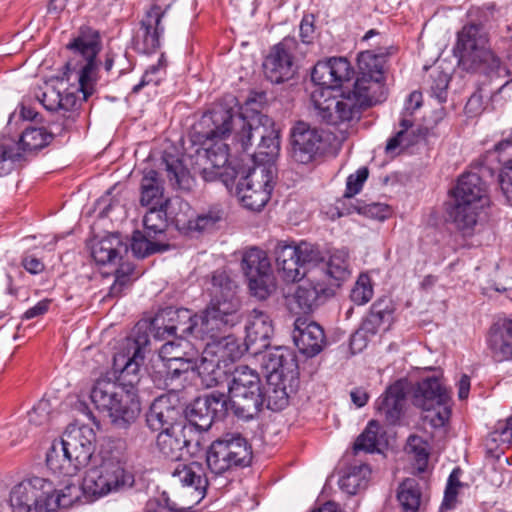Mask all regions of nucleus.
<instances>
[{"label": "nucleus", "mask_w": 512, "mask_h": 512, "mask_svg": "<svg viewBox=\"0 0 512 512\" xmlns=\"http://www.w3.org/2000/svg\"><path fill=\"white\" fill-rule=\"evenodd\" d=\"M385 55L366 50L357 58L358 77L353 89L344 90L340 98H327L321 91L313 94L314 108L323 122L330 125L351 122L360 118L361 111L379 101L383 88Z\"/></svg>", "instance_id": "f257e3e1"}, {"label": "nucleus", "mask_w": 512, "mask_h": 512, "mask_svg": "<svg viewBox=\"0 0 512 512\" xmlns=\"http://www.w3.org/2000/svg\"><path fill=\"white\" fill-rule=\"evenodd\" d=\"M199 126L203 128L200 133L207 140H222L234 131L235 140L243 151L252 145L253 138H259L257 151L252 155L255 162H270L278 154V132L267 115L257 114L247 120L233 108L217 105L202 116Z\"/></svg>", "instance_id": "f03ea898"}, {"label": "nucleus", "mask_w": 512, "mask_h": 512, "mask_svg": "<svg viewBox=\"0 0 512 512\" xmlns=\"http://www.w3.org/2000/svg\"><path fill=\"white\" fill-rule=\"evenodd\" d=\"M95 433L89 426L69 425L60 441H54L47 453V467L59 476H75L90 461Z\"/></svg>", "instance_id": "7ed1b4c3"}, {"label": "nucleus", "mask_w": 512, "mask_h": 512, "mask_svg": "<svg viewBox=\"0 0 512 512\" xmlns=\"http://www.w3.org/2000/svg\"><path fill=\"white\" fill-rule=\"evenodd\" d=\"M455 53L459 65L470 73H483L490 78H506L509 70L489 47L487 33L480 24L465 25L457 34Z\"/></svg>", "instance_id": "20e7f679"}, {"label": "nucleus", "mask_w": 512, "mask_h": 512, "mask_svg": "<svg viewBox=\"0 0 512 512\" xmlns=\"http://www.w3.org/2000/svg\"><path fill=\"white\" fill-rule=\"evenodd\" d=\"M67 47L73 51L75 56L83 58L84 64L77 72L79 88L74 91L67 89L61 92V104L59 105L57 121L60 122L63 129H69L72 126L79 115L77 110L81 102L85 101L92 93L90 84L96 66L95 59L100 50L98 34H81Z\"/></svg>", "instance_id": "39448f33"}, {"label": "nucleus", "mask_w": 512, "mask_h": 512, "mask_svg": "<svg viewBox=\"0 0 512 512\" xmlns=\"http://www.w3.org/2000/svg\"><path fill=\"white\" fill-rule=\"evenodd\" d=\"M213 297L200 314V323L207 337L224 334L242 319L241 301L237 296V286L224 273L215 274L212 278Z\"/></svg>", "instance_id": "423d86ee"}, {"label": "nucleus", "mask_w": 512, "mask_h": 512, "mask_svg": "<svg viewBox=\"0 0 512 512\" xmlns=\"http://www.w3.org/2000/svg\"><path fill=\"white\" fill-rule=\"evenodd\" d=\"M95 407L106 412L118 428H126L141 412L136 391L127 390L120 383L107 378L98 379L90 393Z\"/></svg>", "instance_id": "0eeeda50"}, {"label": "nucleus", "mask_w": 512, "mask_h": 512, "mask_svg": "<svg viewBox=\"0 0 512 512\" xmlns=\"http://www.w3.org/2000/svg\"><path fill=\"white\" fill-rule=\"evenodd\" d=\"M455 204L450 213L457 228L470 234L477 223L478 210L488 204L486 184L477 173H465L453 192Z\"/></svg>", "instance_id": "6e6552de"}, {"label": "nucleus", "mask_w": 512, "mask_h": 512, "mask_svg": "<svg viewBox=\"0 0 512 512\" xmlns=\"http://www.w3.org/2000/svg\"><path fill=\"white\" fill-rule=\"evenodd\" d=\"M228 411L242 419L253 418L264 404L260 376L246 365L237 366L228 387Z\"/></svg>", "instance_id": "1a4fd4ad"}, {"label": "nucleus", "mask_w": 512, "mask_h": 512, "mask_svg": "<svg viewBox=\"0 0 512 512\" xmlns=\"http://www.w3.org/2000/svg\"><path fill=\"white\" fill-rule=\"evenodd\" d=\"M273 253L277 272L287 283H294L308 276L313 264L320 259L319 250L305 241L298 244L293 241H277Z\"/></svg>", "instance_id": "9d476101"}, {"label": "nucleus", "mask_w": 512, "mask_h": 512, "mask_svg": "<svg viewBox=\"0 0 512 512\" xmlns=\"http://www.w3.org/2000/svg\"><path fill=\"white\" fill-rule=\"evenodd\" d=\"M209 340L203 350L197 370L202 383L207 387L216 386L226 374L225 368L241 356L237 341L232 336L206 337Z\"/></svg>", "instance_id": "9b49d317"}, {"label": "nucleus", "mask_w": 512, "mask_h": 512, "mask_svg": "<svg viewBox=\"0 0 512 512\" xmlns=\"http://www.w3.org/2000/svg\"><path fill=\"white\" fill-rule=\"evenodd\" d=\"M251 459V446L240 434H226L216 439L206 453L207 467L215 475H221L233 468L248 466Z\"/></svg>", "instance_id": "f8f14e48"}, {"label": "nucleus", "mask_w": 512, "mask_h": 512, "mask_svg": "<svg viewBox=\"0 0 512 512\" xmlns=\"http://www.w3.org/2000/svg\"><path fill=\"white\" fill-rule=\"evenodd\" d=\"M55 491L52 481L30 477L15 485L10 492L12 512H51L54 503L50 494Z\"/></svg>", "instance_id": "ddd939ff"}, {"label": "nucleus", "mask_w": 512, "mask_h": 512, "mask_svg": "<svg viewBox=\"0 0 512 512\" xmlns=\"http://www.w3.org/2000/svg\"><path fill=\"white\" fill-rule=\"evenodd\" d=\"M274 169L271 166L256 165L237 184V195L243 206L260 211L269 201L274 187Z\"/></svg>", "instance_id": "4468645a"}, {"label": "nucleus", "mask_w": 512, "mask_h": 512, "mask_svg": "<svg viewBox=\"0 0 512 512\" xmlns=\"http://www.w3.org/2000/svg\"><path fill=\"white\" fill-rule=\"evenodd\" d=\"M126 482V472L120 461L104 459L85 473L81 489L86 496L98 498L118 491Z\"/></svg>", "instance_id": "2eb2a0df"}, {"label": "nucleus", "mask_w": 512, "mask_h": 512, "mask_svg": "<svg viewBox=\"0 0 512 512\" xmlns=\"http://www.w3.org/2000/svg\"><path fill=\"white\" fill-rule=\"evenodd\" d=\"M228 413V403L226 396L220 392H211L209 394L196 398L187 408V425L185 429L192 433L194 430L200 432L207 431L216 419H223Z\"/></svg>", "instance_id": "dca6fc26"}, {"label": "nucleus", "mask_w": 512, "mask_h": 512, "mask_svg": "<svg viewBox=\"0 0 512 512\" xmlns=\"http://www.w3.org/2000/svg\"><path fill=\"white\" fill-rule=\"evenodd\" d=\"M353 74L354 71L346 58L334 57L325 62H318L311 73V80L318 86L311 93V101H313V94L317 91L323 93L322 100L340 98V95L332 96L330 90L337 88H343V91L348 90L345 84L350 82Z\"/></svg>", "instance_id": "f3484780"}, {"label": "nucleus", "mask_w": 512, "mask_h": 512, "mask_svg": "<svg viewBox=\"0 0 512 512\" xmlns=\"http://www.w3.org/2000/svg\"><path fill=\"white\" fill-rule=\"evenodd\" d=\"M298 42L294 37H285L274 45L263 62L265 77L272 83L280 84L294 77L297 72L296 55Z\"/></svg>", "instance_id": "a211bd4d"}, {"label": "nucleus", "mask_w": 512, "mask_h": 512, "mask_svg": "<svg viewBox=\"0 0 512 512\" xmlns=\"http://www.w3.org/2000/svg\"><path fill=\"white\" fill-rule=\"evenodd\" d=\"M291 158L299 164H310L320 158L326 149L323 132L298 122L291 130Z\"/></svg>", "instance_id": "6ab92c4d"}, {"label": "nucleus", "mask_w": 512, "mask_h": 512, "mask_svg": "<svg viewBox=\"0 0 512 512\" xmlns=\"http://www.w3.org/2000/svg\"><path fill=\"white\" fill-rule=\"evenodd\" d=\"M149 343L146 334L138 335L135 339H128L126 352L117 353L113 359V369L119 373L121 385L127 390L135 391L140 381V366L144 360L143 347Z\"/></svg>", "instance_id": "aec40b11"}, {"label": "nucleus", "mask_w": 512, "mask_h": 512, "mask_svg": "<svg viewBox=\"0 0 512 512\" xmlns=\"http://www.w3.org/2000/svg\"><path fill=\"white\" fill-rule=\"evenodd\" d=\"M169 7L168 0H156L145 13L136 35V45L141 52L150 54L160 47V38L164 33L162 20Z\"/></svg>", "instance_id": "412c9836"}, {"label": "nucleus", "mask_w": 512, "mask_h": 512, "mask_svg": "<svg viewBox=\"0 0 512 512\" xmlns=\"http://www.w3.org/2000/svg\"><path fill=\"white\" fill-rule=\"evenodd\" d=\"M245 345L252 354H259L270 345L273 324L270 316L263 310L253 309L247 316Z\"/></svg>", "instance_id": "4be33fe9"}, {"label": "nucleus", "mask_w": 512, "mask_h": 512, "mask_svg": "<svg viewBox=\"0 0 512 512\" xmlns=\"http://www.w3.org/2000/svg\"><path fill=\"white\" fill-rule=\"evenodd\" d=\"M306 277V282L298 286L294 294L295 302L303 313L312 312L332 294V289L316 273L310 271Z\"/></svg>", "instance_id": "5701e85b"}, {"label": "nucleus", "mask_w": 512, "mask_h": 512, "mask_svg": "<svg viewBox=\"0 0 512 512\" xmlns=\"http://www.w3.org/2000/svg\"><path fill=\"white\" fill-rule=\"evenodd\" d=\"M180 417V409L171 403L169 397L161 396L151 404L146 422L151 430L161 432L180 427L181 425L178 424Z\"/></svg>", "instance_id": "b1692460"}, {"label": "nucleus", "mask_w": 512, "mask_h": 512, "mask_svg": "<svg viewBox=\"0 0 512 512\" xmlns=\"http://www.w3.org/2000/svg\"><path fill=\"white\" fill-rule=\"evenodd\" d=\"M168 317L166 329L172 330L173 336L179 334V338L184 336H193L198 339L206 338L200 323L202 319L200 314L192 315L188 309H175L173 307L165 308Z\"/></svg>", "instance_id": "393cba45"}, {"label": "nucleus", "mask_w": 512, "mask_h": 512, "mask_svg": "<svg viewBox=\"0 0 512 512\" xmlns=\"http://www.w3.org/2000/svg\"><path fill=\"white\" fill-rule=\"evenodd\" d=\"M295 325L293 340L299 351L307 357L320 353L325 344V335L321 326L315 322L299 323V320Z\"/></svg>", "instance_id": "a878e982"}, {"label": "nucleus", "mask_w": 512, "mask_h": 512, "mask_svg": "<svg viewBox=\"0 0 512 512\" xmlns=\"http://www.w3.org/2000/svg\"><path fill=\"white\" fill-rule=\"evenodd\" d=\"M444 401H450V396L440 378L427 377L417 384L413 395V403L416 407L431 410L435 405L443 404Z\"/></svg>", "instance_id": "bb28decb"}, {"label": "nucleus", "mask_w": 512, "mask_h": 512, "mask_svg": "<svg viewBox=\"0 0 512 512\" xmlns=\"http://www.w3.org/2000/svg\"><path fill=\"white\" fill-rule=\"evenodd\" d=\"M171 476L174 482L197 492L200 499L205 496L209 480L202 463L197 461L188 464L179 463L172 471Z\"/></svg>", "instance_id": "cd10ccee"}, {"label": "nucleus", "mask_w": 512, "mask_h": 512, "mask_svg": "<svg viewBox=\"0 0 512 512\" xmlns=\"http://www.w3.org/2000/svg\"><path fill=\"white\" fill-rule=\"evenodd\" d=\"M190 434L184 426L171 430L159 432L156 438V447L159 453L170 460H179L183 456L184 448L189 447L191 440L187 438Z\"/></svg>", "instance_id": "c85d7f7f"}, {"label": "nucleus", "mask_w": 512, "mask_h": 512, "mask_svg": "<svg viewBox=\"0 0 512 512\" xmlns=\"http://www.w3.org/2000/svg\"><path fill=\"white\" fill-rule=\"evenodd\" d=\"M320 258L311 271L316 273L330 289L333 286H338L340 281L345 280L349 276L347 254L343 251H338L331 255L329 261L324 263Z\"/></svg>", "instance_id": "c756f323"}, {"label": "nucleus", "mask_w": 512, "mask_h": 512, "mask_svg": "<svg viewBox=\"0 0 512 512\" xmlns=\"http://www.w3.org/2000/svg\"><path fill=\"white\" fill-rule=\"evenodd\" d=\"M488 347L497 361L512 360V317L490 328Z\"/></svg>", "instance_id": "7c9ffc66"}, {"label": "nucleus", "mask_w": 512, "mask_h": 512, "mask_svg": "<svg viewBox=\"0 0 512 512\" xmlns=\"http://www.w3.org/2000/svg\"><path fill=\"white\" fill-rule=\"evenodd\" d=\"M296 366L293 353L286 347L278 346L263 356V367L268 373L267 379L281 380Z\"/></svg>", "instance_id": "2f4dec72"}, {"label": "nucleus", "mask_w": 512, "mask_h": 512, "mask_svg": "<svg viewBox=\"0 0 512 512\" xmlns=\"http://www.w3.org/2000/svg\"><path fill=\"white\" fill-rule=\"evenodd\" d=\"M399 126L400 130L387 141L385 147L387 154H398V149L408 148L425 137V130L420 126L415 127L414 118L407 115L401 116Z\"/></svg>", "instance_id": "473e14b6"}, {"label": "nucleus", "mask_w": 512, "mask_h": 512, "mask_svg": "<svg viewBox=\"0 0 512 512\" xmlns=\"http://www.w3.org/2000/svg\"><path fill=\"white\" fill-rule=\"evenodd\" d=\"M405 403V393L398 384L390 386L377 400L376 407L389 424H395L401 417Z\"/></svg>", "instance_id": "72a5a7b5"}, {"label": "nucleus", "mask_w": 512, "mask_h": 512, "mask_svg": "<svg viewBox=\"0 0 512 512\" xmlns=\"http://www.w3.org/2000/svg\"><path fill=\"white\" fill-rule=\"evenodd\" d=\"M385 316H387V313L384 310L378 309V306L374 304L360 328L352 335L350 340L351 348L361 350L362 347L366 346L367 340L378 332Z\"/></svg>", "instance_id": "f704fd0d"}, {"label": "nucleus", "mask_w": 512, "mask_h": 512, "mask_svg": "<svg viewBox=\"0 0 512 512\" xmlns=\"http://www.w3.org/2000/svg\"><path fill=\"white\" fill-rule=\"evenodd\" d=\"M163 182L159 173L153 169L144 172L141 179V198L142 206L168 204L169 199L163 198Z\"/></svg>", "instance_id": "c9c22d12"}, {"label": "nucleus", "mask_w": 512, "mask_h": 512, "mask_svg": "<svg viewBox=\"0 0 512 512\" xmlns=\"http://www.w3.org/2000/svg\"><path fill=\"white\" fill-rule=\"evenodd\" d=\"M371 469L367 464L349 466L339 479V487L349 495H356L369 483Z\"/></svg>", "instance_id": "e433bc0d"}, {"label": "nucleus", "mask_w": 512, "mask_h": 512, "mask_svg": "<svg viewBox=\"0 0 512 512\" xmlns=\"http://www.w3.org/2000/svg\"><path fill=\"white\" fill-rule=\"evenodd\" d=\"M198 156L205 160V166L201 171L203 178L212 180L217 173L210 171V169L222 168L228 162V146L216 141L211 146L204 148L202 152L198 151Z\"/></svg>", "instance_id": "4c0bfd02"}, {"label": "nucleus", "mask_w": 512, "mask_h": 512, "mask_svg": "<svg viewBox=\"0 0 512 512\" xmlns=\"http://www.w3.org/2000/svg\"><path fill=\"white\" fill-rule=\"evenodd\" d=\"M127 252V247L122 244L118 236L106 237L92 247V257L101 265L116 263L121 259L120 254Z\"/></svg>", "instance_id": "58836bf2"}, {"label": "nucleus", "mask_w": 512, "mask_h": 512, "mask_svg": "<svg viewBox=\"0 0 512 512\" xmlns=\"http://www.w3.org/2000/svg\"><path fill=\"white\" fill-rule=\"evenodd\" d=\"M397 499L403 512H419L422 503V492L414 478L405 479L398 488Z\"/></svg>", "instance_id": "ea45409f"}, {"label": "nucleus", "mask_w": 512, "mask_h": 512, "mask_svg": "<svg viewBox=\"0 0 512 512\" xmlns=\"http://www.w3.org/2000/svg\"><path fill=\"white\" fill-rule=\"evenodd\" d=\"M284 380L285 378H281V380L267 379V385L263 390V399L266 407L272 411H281L289 403V394L286 391Z\"/></svg>", "instance_id": "a19ab883"}, {"label": "nucleus", "mask_w": 512, "mask_h": 512, "mask_svg": "<svg viewBox=\"0 0 512 512\" xmlns=\"http://www.w3.org/2000/svg\"><path fill=\"white\" fill-rule=\"evenodd\" d=\"M197 351L193 345L184 338H175L166 342L159 351V357L163 362L177 359H196Z\"/></svg>", "instance_id": "79ce46f5"}, {"label": "nucleus", "mask_w": 512, "mask_h": 512, "mask_svg": "<svg viewBox=\"0 0 512 512\" xmlns=\"http://www.w3.org/2000/svg\"><path fill=\"white\" fill-rule=\"evenodd\" d=\"M164 162L170 184L181 190H190L193 185V178L182 161L174 158H165Z\"/></svg>", "instance_id": "37998d69"}, {"label": "nucleus", "mask_w": 512, "mask_h": 512, "mask_svg": "<svg viewBox=\"0 0 512 512\" xmlns=\"http://www.w3.org/2000/svg\"><path fill=\"white\" fill-rule=\"evenodd\" d=\"M242 269L246 277H255L259 273L271 270L270 260L263 250L259 248H250L242 259Z\"/></svg>", "instance_id": "c03bdc74"}, {"label": "nucleus", "mask_w": 512, "mask_h": 512, "mask_svg": "<svg viewBox=\"0 0 512 512\" xmlns=\"http://www.w3.org/2000/svg\"><path fill=\"white\" fill-rule=\"evenodd\" d=\"M381 427L376 420H371L366 429L357 437L353 449L357 453L364 451L373 453L379 451L383 435L380 433Z\"/></svg>", "instance_id": "a18cd8bd"}, {"label": "nucleus", "mask_w": 512, "mask_h": 512, "mask_svg": "<svg viewBox=\"0 0 512 512\" xmlns=\"http://www.w3.org/2000/svg\"><path fill=\"white\" fill-rule=\"evenodd\" d=\"M221 220L222 213L220 211H209L205 214L198 215L194 219H189L187 222L176 217L175 223L179 229H183L188 232L195 231L201 233L214 229Z\"/></svg>", "instance_id": "49530a36"}, {"label": "nucleus", "mask_w": 512, "mask_h": 512, "mask_svg": "<svg viewBox=\"0 0 512 512\" xmlns=\"http://www.w3.org/2000/svg\"><path fill=\"white\" fill-rule=\"evenodd\" d=\"M51 139L52 134L48 133L43 127L27 128L21 134L18 149L24 152L39 150L48 145Z\"/></svg>", "instance_id": "de8ad7c7"}, {"label": "nucleus", "mask_w": 512, "mask_h": 512, "mask_svg": "<svg viewBox=\"0 0 512 512\" xmlns=\"http://www.w3.org/2000/svg\"><path fill=\"white\" fill-rule=\"evenodd\" d=\"M248 287L252 296L259 300H266L276 291V279L272 270H268L255 277H248Z\"/></svg>", "instance_id": "09e8293b"}, {"label": "nucleus", "mask_w": 512, "mask_h": 512, "mask_svg": "<svg viewBox=\"0 0 512 512\" xmlns=\"http://www.w3.org/2000/svg\"><path fill=\"white\" fill-rule=\"evenodd\" d=\"M149 211L143 218V225L148 236L152 237L163 233L167 228V204L150 205Z\"/></svg>", "instance_id": "8fccbe9b"}, {"label": "nucleus", "mask_w": 512, "mask_h": 512, "mask_svg": "<svg viewBox=\"0 0 512 512\" xmlns=\"http://www.w3.org/2000/svg\"><path fill=\"white\" fill-rule=\"evenodd\" d=\"M406 451L414 456L417 471L424 472L429 458L428 443L420 436L411 435L407 440Z\"/></svg>", "instance_id": "3c124183"}, {"label": "nucleus", "mask_w": 512, "mask_h": 512, "mask_svg": "<svg viewBox=\"0 0 512 512\" xmlns=\"http://www.w3.org/2000/svg\"><path fill=\"white\" fill-rule=\"evenodd\" d=\"M80 497V488L68 482L61 490H56L50 494V502L55 506L51 508V512H55L59 508H68L74 504Z\"/></svg>", "instance_id": "603ef678"}, {"label": "nucleus", "mask_w": 512, "mask_h": 512, "mask_svg": "<svg viewBox=\"0 0 512 512\" xmlns=\"http://www.w3.org/2000/svg\"><path fill=\"white\" fill-rule=\"evenodd\" d=\"M461 470L459 468L453 469L449 475L446 489L444 492L443 502L441 504V511L453 509L457 503V496L463 484L460 481Z\"/></svg>", "instance_id": "864d4df0"}, {"label": "nucleus", "mask_w": 512, "mask_h": 512, "mask_svg": "<svg viewBox=\"0 0 512 512\" xmlns=\"http://www.w3.org/2000/svg\"><path fill=\"white\" fill-rule=\"evenodd\" d=\"M165 249L166 247L148 240V238L140 231H135L132 235L131 250L138 258H144Z\"/></svg>", "instance_id": "5fc2aeb1"}, {"label": "nucleus", "mask_w": 512, "mask_h": 512, "mask_svg": "<svg viewBox=\"0 0 512 512\" xmlns=\"http://www.w3.org/2000/svg\"><path fill=\"white\" fill-rule=\"evenodd\" d=\"M449 402L444 401L443 404H437L431 410H423L425 412L424 422L430 424L433 428L444 427L451 416Z\"/></svg>", "instance_id": "6e6d98bb"}, {"label": "nucleus", "mask_w": 512, "mask_h": 512, "mask_svg": "<svg viewBox=\"0 0 512 512\" xmlns=\"http://www.w3.org/2000/svg\"><path fill=\"white\" fill-rule=\"evenodd\" d=\"M134 271L132 264L125 262L115 270V280L110 287L109 296H120L124 288L131 283V275Z\"/></svg>", "instance_id": "4d7b16f0"}, {"label": "nucleus", "mask_w": 512, "mask_h": 512, "mask_svg": "<svg viewBox=\"0 0 512 512\" xmlns=\"http://www.w3.org/2000/svg\"><path fill=\"white\" fill-rule=\"evenodd\" d=\"M373 288L368 275L361 274L351 290L350 298L357 305H363L371 300Z\"/></svg>", "instance_id": "13d9d810"}, {"label": "nucleus", "mask_w": 512, "mask_h": 512, "mask_svg": "<svg viewBox=\"0 0 512 512\" xmlns=\"http://www.w3.org/2000/svg\"><path fill=\"white\" fill-rule=\"evenodd\" d=\"M52 417V404L48 399H41L28 413V422L35 427L46 425Z\"/></svg>", "instance_id": "bf43d9fd"}, {"label": "nucleus", "mask_w": 512, "mask_h": 512, "mask_svg": "<svg viewBox=\"0 0 512 512\" xmlns=\"http://www.w3.org/2000/svg\"><path fill=\"white\" fill-rule=\"evenodd\" d=\"M369 175L367 167L359 168L354 174L348 176L344 197L351 198L358 194Z\"/></svg>", "instance_id": "052dcab7"}, {"label": "nucleus", "mask_w": 512, "mask_h": 512, "mask_svg": "<svg viewBox=\"0 0 512 512\" xmlns=\"http://www.w3.org/2000/svg\"><path fill=\"white\" fill-rule=\"evenodd\" d=\"M168 323V317L166 310L163 309L151 320L149 325V331L153 337L157 340H164L169 336H173L172 330L166 329Z\"/></svg>", "instance_id": "680f3d73"}, {"label": "nucleus", "mask_w": 512, "mask_h": 512, "mask_svg": "<svg viewBox=\"0 0 512 512\" xmlns=\"http://www.w3.org/2000/svg\"><path fill=\"white\" fill-rule=\"evenodd\" d=\"M195 365V359H177L164 362L167 377L171 379L178 378L182 373L194 369Z\"/></svg>", "instance_id": "e2e57ef3"}, {"label": "nucleus", "mask_w": 512, "mask_h": 512, "mask_svg": "<svg viewBox=\"0 0 512 512\" xmlns=\"http://www.w3.org/2000/svg\"><path fill=\"white\" fill-rule=\"evenodd\" d=\"M500 188L507 202L512 205V159L501 169L499 174Z\"/></svg>", "instance_id": "0e129e2a"}, {"label": "nucleus", "mask_w": 512, "mask_h": 512, "mask_svg": "<svg viewBox=\"0 0 512 512\" xmlns=\"http://www.w3.org/2000/svg\"><path fill=\"white\" fill-rule=\"evenodd\" d=\"M164 67H165V64H164L163 56H162L159 59L157 65H152V66L149 67V69L146 70V72L142 76L141 81L132 88V92L136 94L144 86H146V85H148L150 83H154L155 85H157L159 83L160 79L159 78H155L154 76L156 74H158L160 72V70L164 69Z\"/></svg>", "instance_id": "69168bd1"}, {"label": "nucleus", "mask_w": 512, "mask_h": 512, "mask_svg": "<svg viewBox=\"0 0 512 512\" xmlns=\"http://www.w3.org/2000/svg\"><path fill=\"white\" fill-rule=\"evenodd\" d=\"M22 157L21 153L13 152L12 148H9L5 145L0 146V176L7 174L11 165L9 162H14L19 160Z\"/></svg>", "instance_id": "338daca9"}, {"label": "nucleus", "mask_w": 512, "mask_h": 512, "mask_svg": "<svg viewBox=\"0 0 512 512\" xmlns=\"http://www.w3.org/2000/svg\"><path fill=\"white\" fill-rule=\"evenodd\" d=\"M41 103L49 111L59 112L61 104V91L55 88H49L42 94Z\"/></svg>", "instance_id": "774afa93"}]
</instances>
